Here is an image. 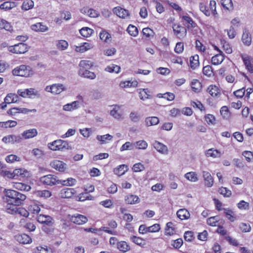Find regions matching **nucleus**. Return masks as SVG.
<instances>
[{
    "label": "nucleus",
    "instance_id": "nucleus-33",
    "mask_svg": "<svg viewBox=\"0 0 253 253\" xmlns=\"http://www.w3.org/2000/svg\"><path fill=\"white\" fill-rule=\"evenodd\" d=\"M223 210L225 215L231 222H234L237 219L236 214L232 210L230 209H223Z\"/></svg>",
    "mask_w": 253,
    "mask_h": 253
},
{
    "label": "nucleus",
    "instance_id": "nucleus-45",
    "mask_svg": "<svg viewBox=\"0 0 253 253\" xmlns=\"http://www.w3.org/2000/svg\"><path fill=\"white\" fill-rule=\"evenodd\" d=\"M29 49V46L24 42L17 43V54H23Z\"/></svg>",
    "mask_w": 253,
    "mask_h": 253
},
{
    "label": "nucleus",
    "instance_id": "nucleus-27",
    "mask_svg": "<svg viewBox=\"0 0 253 253\" xmlns=\"http://www.w3.org/2000/svg\"><path fill=\"white\" fill-rule=\"evenodd\" d=\"M32 30L36 32H44L48 30V27L42 23H37L31 25Z\"/></svg>",
    "mask_w": 253,
    "mask_h": 253
},
{
    "label": "nucleus",
    "instance_id": "nucleus-58",
    "mask_svg": "<svg viewBox=\"0 0 253 253\" xmlns=\"http://www.w3.org/2000/svg\"><path fill=\"white\" fill-rule=\"evenodd\" d=\"M173 223L171 222H168L166 224L165 228V234L168 235H173L174 232V229L172 227Z\"/></svg>",
    "mask_w": 253,
    "mask_h": 253
},
{
    "label": "nucleus",
    "instance_id": "nucleus-28",
    "mask_svg": "<svg viewBox=\"0 0 253 253\" xmlns=\"http://www.w3.org/2000/svg\"><path fill=\"white\" fill-rule=\"evenodd\" d=\"M38 134V131L36 128H32L24 131L22 134V136L25 139H30L33 138Z\"/></svg>",
    "mask_w": 253,
    "mask_h": 253
},
{
    "label": "nucleus",
    "instance_id": "nucleus-43",
    "mask_svg": "<svg viewBox=\"0 0 253 253\" xmlns=\"http://www.w3.org/2000/svg\"><path fill=\"white\" fill-rule=\"evenodd\" d=\"M6 211L7 213L11 214L16 213V202H6Z\"/></svg>",
    "mask_w": 253,
    "mask_h": 253
},
{
    "label": "nucleus",
    "instance_id": "nucleus-39",
    "mask_svg": "<svg viewBox=\"0 0 253 253\" xmlns=\"http://www.w3.org/2000/svg\"><path fill=\"white\" fill-rule=\"evenodd\" d=\"M159 123V119L157 117H148L145 119V124L147 126L156 125Z\"/></svg>",
    "mask_w": 253,
    "mask_h": 253
},
{
    "label": "nucleus",
    "instance_id": "nucleus-23",
    "mask_svg": "<svg viewBox=\"0 0 253 253\" xmlns=\"http://www.w3.org/2000/svg\"><path fill=\"white\" fill-rule=\"evenodd\" d=\"M205 155L207 157L219 158L221 157L222 153L217 149L211 148L206 150L205 152Z\"/></svg>",
    "mask_w": 253,
    "mask_h": 253
},
{
    "label": "nucleus",
    "instance_id": "nucleus-30",
    "mask_svg": "<svg viewBox=\"0 0 253 253\" xmlns=\"http://www.w3.org/2000/svg\"><path fill=\"white\" fill-rule=\"evenodd\" d=\"M30 172L24 169H17V180H23L30 176Z\"/></svg>",
    "mask_w": 253,
    "mask_h": 253
},
{
    "label": "nucleus",
    "instance_id": "nucleus-12",
    "mask_svg": "<svg viewBox=\"0 0 253 253\" xmlns=\"http://www.w3.org/2000/svg\"><path fill=\"white\" fill-rule=\"evenodd\" d=\"M3 199L5 202H16V191L11 189H4Z\"/></svg>",
    "mask_w": 253,
    "mask_h": 253
},
{
    "label": "nucleus",
    "instance_id": "nucleus-57",
    "mask_svg": "<svg viewBox=\"0 0 253 253\" xmlns=\"http://www.w3.org/2000/svg\"><path fill=\"white\" fill-rule=\"evenodd\" d=\"M219 219V218L218 216L211 217L207 219V224L211 226H218L217 223Z\"/></svg>",
    "mask_w": 253,
    "mask_h": 253
},
{
    "label": "nucleus",
    "instance_id": "nucleus-9",
    "mask_svg": "<svg viewBox=\"0 0 253 253\" xmlns=\"http://www.w3.org/2000/svg\"><path fill=\"white\" fill-rule=\"evenodd\" d=\"M174 34L179 39H182L186 37V29L179 25L174 24L172 26Z\"/></svg>",
    "mask_w": 253,
    "mask_h": 253
},
{
    "label": "nucleus",
    "instance_id": "nucleus-24",
    "mask_svg": "<svg viewBox=\"0 0 253 253\" xmlns=\"http://www.w3.org/2000/svg\"><path fill=\"white\" fill-rule=\"evenodd\" d=\"M113 138V136L109 134L97 135L96 137V139L100 142L101 145L108 143L112 141Z\"/></svg>",
    "mask_w": 253,
    "mask_h": 253
},
{
    "label": "nucleus",
    "instance_id": "nucleus-18",
    "mask_svg": "<svg viewBox=\"0 0 253 253\" xmlns=\"http://www.w3.org/2000/svg\"><path fill=\"white\" fill-rule=\"evenodd\" d=\"M214 48L215 49L219 51V53L216 54L211 58V63L214 65H217L220 64L224 60V57L222 53L216 46H214Z\"/></svg>",
    "mask_w": 253,
    "mask_h": 253
},
{
    "label": "nucleus",
    "instance_id": "nucleus-53",
    "mask_svg": "<svg viewBox=\"0 0 253 253\" xmlns=\"http://www.w3.org/2000/svg\"><path fill=\"white\" fill-rule=\"evenodd\" d=\"M105 70L108 72L118 73L120 71L121 67L115 64H111L106 67Z\"/></svg>",
    "mask_w": 253,
    "mask_h": 253
},
{
    "label": "nucleus",
    "instance_id": "nucleus-16",
    "mask_svg": "<svg viewBox=\"0 0 253 253\" xmlns=\"http://www.w3.org/2000/svg\"><path fill=\"white\" fill-rule=\"evenodd\" d=\"M153 147L160 153L162 154H167L168 153V147L162 143L155 140L153 143Z\"/></svg>",
    "mask_w": 253,
    "mask_h": 253
},
{
    "label": "nucleus",
    "instance_id": "nucleus-55",
    "mask_svg": "<svg viewBox=\"0 0 253 253\" xmlns=\"http://www.w3.org/2000/svg\"><path fill=\"white\" fill-rule=\"evenodd\" d=\"M127 31L128 33L131 36L136 37L138 34V31L137 28L132 25H129L127 28Z\"/></svg>",
    "mask_w": 253,
    "mask_h": 253
},
{
    "label": "nucleus",
    "instance_id": "nucleus-32",
    "mask_svg": "<svg viewBox=\"0 0 253 253\" xmlns=\"http://www.w3.org/2000/svg\"><path fill=\"white\" fill-rule=\"evenodd\" d=\"M242 41L243 43L246 46H249L252 42V37L248 31L245 30L243 31Z\"/></svg>",
    "mask_w": 253,
    "mask_h": 253
},
{
    "label": "nucleus",
    "instance_id": "nucleus-13",
    "mask_svg": "<svg viewBox=\"0 0 253 253\" xmlns=\"http://www.w3.org/2000/svg\"><path fill=\"white\" fill-rule=\"evenodd\" d=\"M42 205L37 201H33L31 202L28 207L29 212L33 214H38L41 211Z\"/></svg>",
    "mask_w": 253,
    "mask_h": 253
},
{
    "label": "nucleus",
    "instance_id": "nucleus-29",
    "mask_svg": "<svg viewBox=\"0 0 253 253\" xmlns=\"http://www.w3.org/2000/svg\"><path fill=\"white\" fill-rule=\"evenodd\" d=\"M17 241L23 244H30L32 242L31 238L26 234L17 236Z\"/></svg>",
    "mask_w": 253,
    "mask_h": 253
},
{
    "label": "nucleus",
    "instance_id": "nucleus-41",
    "mask_svg": "<svg viewBox=\"0 0 253 253\" xmlns=\"http://www.w3.org/2000/svg\"><path fill=\"white\" fill-rule=\"evenodd\" d=\"M79 73L81 76L90 79H94L96 77L95 74L88 70H79Z\"/></svg>",
    "mask_w": 253,
    "mask_h": 253
},
{
    "label": "nucleus",
    "instance_id": "nucleus-50",
    "mask_svg": "<svg viewBox=\"0 0 253 253\" xmlns=\"http://www.w3.org/2000/svg\"><path fill=\"white\" fill-rule=\"evenodd\" d=\"M93 29L88 27H83L80 30V33L84 37L88 38L93 33Z\"/></svg>",
    "mask_w": 253,
    "mask_h": 253
},
{
    "label": "nucleus",
    "instance_id": "nucleus-60",
    "mask_svg": "<svg viewBox=\"0 0 253 253\" xmlns=\"http://www.w3.org/2000/svg\"><path fill=\"white\" fill-rule=\"evenodd\" d=\"M99 37L102 41L105 42H108L111 38L110 34L106 31H101L99 34Z\"/></svg>",
    "mask_w": 253,
    "mask_h": 253
},
{
    "label": "nucleus",
    "instance_id": "nucleus-7",
    "mask_svg": "<svg viewBox=\"0 0 253 253\" xmlns=\"http://www.w3.org/2000/svg\"><path fill=\"white\" fill-rule=\"evenodd\" d=\"M50 166L52 168L61 172H65L67 169L66 163L58 160H53L51 161Z\"/></svg>",
    "mask_w": 253,
    "mask_h": 253
},
{
    "label": "nucleus",
    "instance_id": "nucleus-31",
    "mask_svg": "<svg viewBox=\"0 0 253 253\" xmlns=\"http://www.w3.org/2000/svg\"><path fill=\"white\" fill-rule=\"evenodd\" d=\"M176 214L177 217L181 220H186L189 218L190 214L189 212L185 209H181L179 210Z\"/></svg>",
    "mask_w": 253,
    "mask_h": 253
},
{
    "label": "nucleus",
    "instance_id": "nucleus-2",
    "mask_svg": "<svg viewBox=\"0 0 253 253\" xmlns=\"http://www.w3.org/2000/svg\"><path fill=\"white\" fill-rule=\"evenodd\" d=\"M48 148L52 151H58L62 150H69L71 148L68 142L61 139H57L50 142L47 144Z\"/></svg>",
    "mask_w": 253,
    "mask_h": 253
},
{
    "label": "nucleus",
    "instance_id": "nucleus-20",
    "mask_svg": "<svg viewBox=\"0 0 253 253\" xmlns=\"http://www.w3.org/2000/svg\"><path fill=\"white\" fill-rule=\"evenodd\" d=\"M37 220L39 222L47 225H52L53 221V219L50 216L43 214H39L37 217Z\"/></svg>",
    "mask_w": 253,
    "mask_h": 253
},
{
    "label": "nucleus",
    "instance_id": "nucleus-54",
    "mask_svg": "<svg viewBox=\"0 0 253 253\" xmlns=\"http://www.w3.org/2000/svg\"><path fill=\"white\" fill-rule=\"evenodd\" d=\"M0 29H4L8 31L12 30L10 24L6 20L0 18Z\"/></svg>",
    "mask_w": 253,
    "mask_h": 253
},
{
    "label": "nucleus",
    "instance_id": "nucleus-47",
    "mask_svg": "<svg viewBox=\"0 0 253 253\" xmlns=\"http://www.w3.org/2000/svg\"><path fill=\"white\" fill-rule=\"evenodd\" d=\"M93 65V63L89 60H82L79 64V70H88Z\"/></svg>",
    "mask_w": 253,
    "mask_h": 253
},
{
    "label": "nucleus",
    "instance_id": "nucleus-37",
    "mask_svg": "<svg viewBox=\"0 0 253 253\" xmlns=\"http://www.w3.org/2000/svg\"><path fill=\"white\" fill-rule=\"evenodd\" d=\"M33 194L38 197L47 198L51 196V193L49 190H38L33 192Z\"/></svg>",
    "mask_w": 253,
    "mask_h": 253
},
{
    "label": "nucleus",
    "instance_id": "nucleus-4",
    "mask_svg": "<svg viewBox=\"0 0 253 253\" xmlns=\"http://www.w3.org/2000/svg\"><path fill=\"white\" fill-rule=\"evenodd\" d=\"M78 100L67 103L63 106V110L65 111L72 112L78 109L82 103L83 102V97L81 95L77 96Z\"/></svg>",
    "mask_w": 253,
    "mask_h": 253
},
{
    "label": "nucleus",
    "instance_id": "nucleus-26",
    "mask_svg": "<svg viewBox=\"0 0 253 253\" xmlns=\"http://www.w3.org/2000/svg\"><path fill=\"white\" fill-rule=\"evenodd\" d=\"M207 91L213 97H217L220 95V90L215 85H210L207 88Z\"/></svg>",
    "mask_w": 253,
    "mask_h": 253
},
{
    "label": "nucleus",
    "instance_id": "nucleus-42",
    "mask_svg": "<svg viewBox=\"0 0 253 253\" xmlns=\"http://www.w3.org/2000/svg\"><path fill=\"white\" fill-rule=\"evenodd\" d=\"M184 177L187 180L193 182H197L199 179L197 174L194 171L187 172L184 174Z\"/></svg>",
    "mask_w": 253,
    "mask_h": 253
},
{
    "label": "nucleus",
    "instance_id": "nucleus-46",
    "mask_svg": "<svg viewBox=\"0 0 253 253\" xmlns=\"http://www.w3.org/2000/svg\"><path fill=\"white\" fill-rule=\"evenodd\" d=\"M127 170V166L125 165H120L114 169V172L118 176H122Z\"/></svg>",
    "mask_w": 253,
    "mask_h": 253
},
{
    "label": "nucleus",
    "instance_id": "nucleus-52",
    "mask_svg": "<svg viewBox=\"0 0 253 253\" xmlns=\"http://www.w3.org/2000/svg\"><path fill=\"white\" fill-rule=\"evenodd\" d=\"M34 5V1L32 0H24L22 5V9L24 10H28L32 9Z\"/></svg>",
    "mask_w": 253,
    "mask_h": 253
},
{
    "label": "nucleus",
    "instance_id": "nucleus-64",
    "mask_svg": "<svg viewBox=\"0 0 253 253\" xmlns=\"http://www.w3.org/2000/svg\"><path fill=\"white\" fill-rule=\"evenodd\" d=\"M131 239L132 241L135 244L140 246H144L145 245V242L144 240L141 238L133 236L131 237Z\"/></svg>",
    "mask_w": 253,
    "mask_h": 253
},
{
    "label": "nucleus",
    "instance_id": "nucleus-59",
    "mask_svg": "<svg viewBox=\"0 0 253 253\" xmlns=\"http://www.w3.org/2000/svg\"><path fill=\"white\" fill-rule=\"evenodd\" d=\"M237 207L241 210H248L250 208V205L249 203L244 200H241L237 204Z\"/></svg>",
    "mask_w": 253,
    "mask_h": 253
},
{
    "label": "nucleus",
    "instance_id": "nucleus-8",
    "mask_svg": "<svg viewBox=\"0 0 253 253\" xmlns=\"http://www.w3.org/2000/svg\"><path fill=\"white\" fill-rule=\"evenodd\" d=\"M112 107L113 108L110 112V115L116 120H123L124 116L121 110V106L113 105Z\"/></svg>",
    "mask_w": 253,
    "mask_h": 253
},
{
    "label": "nucleus",
    "instance_id": "nucleus-3",
    "mask_svg": "<svg viewBox=\"0 0 253 253\" xmlns=\"http://www.w3.org/2000/svg\"><path fill=\"white\" fill-rule=\"evenodd\" d=\"M44 90L45 91L50 92L52 94L58 95L65 91L66 87L62 84H54L51 85H47L45 87Z\"/></svg>",
    "mask_w": 253,
    "mask_h": 253
},
{
    "label": "nucleus",
    "instance_id": "nucleus-6",
    "mask_svg": "<svg viewBox=\"0 0 253 253\" xmlns=\"http://www.w3.org/2000/svg\"><path fill=\"white\" fill-rule=\"evenodd\" d=\"M59 181L56 176L52 174H47L40 178V181L47 185L52 186L59 184Z\"/></svg>",
    "mask_w": 253,
    "mask_h": 253
},
{
    "label": "nucleus",
    "instance_id": "nucleus-56",
    "mask_svg": "<svg viewBox=\"0 0 253 253\" xmlns=\"http://www.w3.org/2000/svg\"><path fill=\"white\" fill-rule=\"evenodd\" d=\"M134 148V143L127 141L121 147L120 151L122 152L126 150H131L133 149Z\"/></svg>",
    "mask_w": 253,
    "mask_h": 253
},
{
    "label": "nucleus",
    "instance_id": "nucleus-36",
    "mask_svg": "<svg viewBox=\"0 0 253 253\" xmlns=\"http://www.w3.org/2000/svg\"><path fill=\"white\" fill-rule=\"evenodd\" d=\"M140 99L145 100L150 96V91L148 88H140L137 90Z\"/></svg>",
    "mask_w": 253,
    "mask_h": 253
},
{
    "label": "nucleus",
    "instance_id": "nucleus-1",
    "mask_svg": "<svg viewBox=\"0 0 253 253\" xmlns=\"http://www.w3.org/2000/svg\"><path fill=\"white\" fill-rule=\"evenodd\" d=\"M200 10L206 16H209L212 15L215 18H218V13L216 10V2L214 0H211L209 6H207L203 3L200 4Z\"/></svg>",
    "mask_w": 253,
    "mask_h": 253
},
{
    "label": "nucleus",
    "instance_id": "nucleus-44",
    "mask_svg": "<svg viewBox=\"0 0 253 253\" xmlns=\"http://www.w3.org/2000/svg\"><path fill=\"white\" fill-rule=\"evenodd\" d=\"M199 56L197 54L194 55L190 58V66L193 69H196L199 66Z\"/></svg>",
    "mask_w": 253,
    "mask_h": 253
},
{
    "label": "nucleus",
    "instance_id": "nucleus-63",
    "mask_svg": "<svg viewBox=\"0 0 253 253\" xmlns=\"http://www.w3.org/2000/svg\"><path fill=\"white\" fill-rule=\"evenodd\" d=\"M239 227L243 232H249L251 230V227L249 223L242 222L239 224Z\"/></svg>",
    "mask_w": 253,
    "mask_h": 253
},
{
    "label": "nucleus",
    "instance_id": "nucleus-40",
    "mask_svg": "<svg viewBox=\"0 0 253 253\" xmlns=\"http://www.w3.org/2000/svg\"><path fill=\"white\" fill-rule=\"evenodd\" d=\"M59 184H62L65 186H73L77 183V180L72 177H69L66 180H60L59 181Z\"/></svg>",
    "mask_w": 253,
    "mask_h": 253
},
{
    "label": "nucleus",
    "instance_id": "nucleus-11",
    "mask_svg": "<svg viewBox=\"0 0 253 253\" xmlns=\"http://www.w3.org/2000/svg\"><path fill=\"white\" fill-rule=\"evenodd\" d=\"M179 16L182 19V22L187 26V28L197 27V23L193 20L192 18L187 13L183 15L179 14Z\"/></svg>",
    "mask_w": 253,
    "mask_h": 253
},
{
    "label": "nucleus",
    "instance_id": "nucleus-35",
    "mask_svg": "<svg viewBox=\"0 0 253 253\" xmlns=\"http://www.w3.org/2000/svg\"><path fill=\"white\" fill-rule=\"evenodd\" d=\"M134 146L136 149L145 150L148 148V144L144 140H139L134 143Z\"/></svg>",
    "mask_w": 253,
    "mask_h": 253
},
{
    "label": "nucleus",
    "instance_id": "nucleus-61",
    "mask_svg": "<svg viewBox=\"0 0 253 253\" xmlns=\"http://www.w3.org/2000/svg\"><path fill=\"white\" fill-rule=\"evenodd\" d=\"M218 192L220 194L222 195L224 197H229L232 194V192L226 187H221L218 190Z\"/></svg>",
    "mask_w": 253,
    "mask_h": 253
},
{
    "label": "nucleus",
    "instance_id": "nucleus-14",
    "mask_svg": "<svg viewBox=\"0 0 253 253\" xmlns=\"http://www.w3.org/2000/svg\"><path fill=\"white\" fill-rule=\"evenodd\" d=\"M70 219L72 222L79 225L84 224L88 220L85 216L80 214H76L71 216Z\"/></svg>",
    "mask_w": 253,
    "mask_h": 253
},
{
    "label": "nucleus",
    "instance_id": "nucleus-38",
    "mask_svg": "<svg viewBox=\"0 0 253 253\" xmlns=\"http://www.w3.org/2000/svg\"><path fill=\"white\" fill-rule=\"evenodd\" d=\"M20 224L21 226H23L29 231H33L36 229V226L31 222H26V219L23 218L20 221Z\"/></svg>",
    "mask_w": 253,
    "mask_h": 253
},
{
    "label": "nucleus",
    "instance_id": "nucleus-25",
    "mask_svg": "<svg viewBox=\"0 0 253 253\" xmlns=\"http://www.w3.org/2000/svg\"><path fill=\"white\" fill-rule=\"evenodd\" d=\"M81 12L83 13L86 14L90 17L96 18L99 15V13L98 11L87 7H84L81 10Z\"/></svg>",
    "mask_w": 253,
    "mask_h": 253
},
{
    "label": "nucleus",
    "instance_id": "nucleus-19",
    "mask_svg": "<svg viewBox=\"0 0 253 253\" xmlns=\"http://www.w3.org/2000/svg\"><path fill=\"white\" fill-rule=\"evenodd\" d=\"M125 202L126 204L134 205L140 202V199L137 195L128 194L125 196Z\"/></svg>",
    "mask_w": 253,
    "mask_h": 253
},
{
    "label": "nucleus",
    "instance_id": "nucleus-10",
    "mask_svg": "<svg viewBox=\"0 0 253 253\" xmlns=\"http://www.w3.org/2000/svg\"><path fill=\"white\" fill-rule=\"evenodd\" d=\"M241 57L246 68L252 73H253V58L246 54H241Z\"/></svg>",
    "mask_w": 253,
    "mask_h": 253
},
{
    "label": "nucleus",
    "instance_id": "nucleus-48",
    "mask_svg": "<svg viewBox=\"0 0 253 253\" xmlns=\"http://www.w3.org/2000/svg\"><path fill=\"white\" fill-rule=\"evenodd\" d=\"M68 42L65 40H58L56 42V48L60 50H65L68 47Z\"/></svg>",
    "mask_w": 253,
    "mask_h": 253
},
{
    "label": "nucleus",
    "instance_id": "nucleus-15",
    "mask_svg": "<svg viewBox=\"0 0 253 253\" xmlns=\"http://www.w3.org/2000/svg\"><path fill=\"white\" fill-rule=\"evenodd\" d=\"M76 194V191L74 188H66L62 189L59 192V195L62 198H71Z\"/></svg>",
    "mask_w": 253,
    "mask_h": 253
},
{
    "label": "nucleus",
    "instance_id": "nucleus-21",
    "mask_svg": "<svg viewBox=\"0 0 253 253\" xmlns=\"http://www.w3.org/2000/svg\"><path fill=\"white\" fill-rule=\"evenodd\" d=\"M202 174L205 185L208 187H212L214 180L210 173L207 171H203Z\"/></svg>",
    "mask_w": 253,
    "mask_h": 253
},
{
    "label": "nucleus",
    "instance_id": "nucleus-34",
    "mask_svg": "<svg viewBox=\"0 0 253 253\" xmlns=\"http://www.w3.org/2000/svg\"><path fill=\"white\" fill-rule=\"evenodd\" d=\"M117 248L123 253H126L130 250V246L125 241L117 242Z\"/></svg>",
    "mask_w": 253,
    "mask_h": 253
},
{
    "label": "nucleus",
    "instance_id": "nucleus-49",
    "mask_svg": "<svg viewBox=\"0 0 253 253\" xmlns=\"http://www.w3.org/2000/svg\"><path fill=\"white\" fill-rule=\"evenodd\" d=\"M191 86L192 89L196 92H199L202 87L201 83L197 79H193L192 81Z\"/></svg>",
    "mask_w": 253,
    "mask_h": 253
},
{
    "label": "nucleus",
    "instance_id": "nucleus-62",
    "mask_svg": "<svg viewBox=\"0 0 253 253\" xmlns=\"http://www.w3.org/2000/svg\"><path fill=\"white\" fill-rule=\"evenodd\" d=\"M129 118L131 121L137 122L140 120L141 116L137 112L132 111L129 114Z\"/></svg>",
    "mask_w": 253,
    "mask_h": 253
},
{
    "label": "nucleus",
    "instance_id": "nucleus-17",
    "mask_svg": "<svg viewBox=\"0 0 253 253\" xmlns=\"http://www.w3.org/2000/svg\"><path fill=\"white\" fill-rule=\"evenodd\" d=\"M74 47L76 51L83 53L92 48L93 45L91 43L84 42L79 45H74Z\"/></svg>",
    "mask_w": 253,
    "mask_h": 253
},
{
    "label": "nucleus",
    "instance_id": "nucleus-22",
    "mask_svg": "<svg viewBox=\"0 0 253 253\" xmlns=\"http://www.w3.org/2000/svg\"><path fill=\"white\" fill-rule=\"evenodd\" d=\"M114 13L120 18L125 19L129 15L128 10L120 6L115 7L113 10Z\"/></svg>",
    "mask_w": 253,
    "mask_h": 253
},
{
    "label": "nucleus",
    "instance_id": "nucleus-51",
    "mask_svg": "<svg viewBox=\"0 0 253 253\" xmlns=\"http://www.w3.org/2000/svg\"><path fill=\"white\" fill-rule=\"evenodd\" d=\"M221 3L226 10L232 11L233 9V4L231 0H221Z\"/></svg>",
    "mask_w": 253,
    "mask_h": 253
},
{
    "label": "nucleus",
    "instance_id": "nucleus-5",
    "mask_svg": "<svg viewBox=\"0 0 253 253\" xmlns=\"http://www.w3.org/2000/svg\"><path fill=\"white\" fill-rule=\"evenodd\" d=\"M34 73L33 70L27 65H22L17 68V76H18L27 78L33 76Z\"/></svg>",
    "mask_w": 253,
    "mask_h": 253
}]
</instances>
